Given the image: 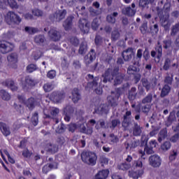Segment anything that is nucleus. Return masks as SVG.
Instances as JSON below:
<instances>
[{
  "instance_id": "f257e3e1",
  "label": "nucleus",
  "mask_w": 179,
  "mask_h": 179,
  "mask_svg": "<svg viewBox=\"0 0 179 179\" xmlns=\"http://www.w3.org/2000/svg\"><path fill=\"white\" fill-rule=\"evenodd\" d=\"M102 78L103 83L108 82L111 83L113 80L114 86H118L124 82L125 74L120 73L119 67L110 66L105 70L104 73L102 74Z\"/></svg>"
},
{
  "instance_id": "f03ea898",
  "label": "nucleus",
  "mask_w": 179,
  "mask_h": 179,
  "mask_svg": "<svg viewBox=\"0 0 179 179\" xmlns=\"http://www.w3.org/2000/svg\"><path fill=\"white\" fill-rule=\"evenodd\" d=\"M86 79L87 80V87L85 89H92L94 90L96 94H103V88L99 87V80H100V78L99 76L94 77L92 74H87Z\"/></svg>"
},
{
  "instance_id": "7ed1b4c3",
  "label": "nucleus",
  "mask_w": 179,
  "mask_h": 179,
  "mask_svg": "<svg viewBox=\"0 0 179 179\" xmlns=\"http://www.w3.org/2000/svg\"><path fill=\"white\" fill-rule=\"evenodd\" d=\"M4 19L9 26H19L22 23V18L13 11H8L5 15Z\"/></svg>"
},
{
  "instance_id": "20e7f679",
  "label": "nucleus",
  "mask_w": 179,
  "mask_h": 179,
  "mask_svg": "<svg viewBox=\"0 0 179 179\" xmlns=\"http://www.w3.org/2000/svg\"><path fill=\"white\" fill-rule=\"evenodd\" d=\"M121 96V90L117 88L115 92H112L111 95L107 97L108 105L109 107H117L118 106V100Z\"/></svg>"
},
{
  "instance_id": "39448f33",
  "label": "nucleus",
  "mask_w": 179,
  "mask_h": 179,
  "mask_svg": "<svg viewBox=\"0 0 179 179\" xmlns=\"http://www.w3.org/2000/svg\"><path fill=\"white\" fill-rule=\"evenodd\" d=\"M13 44L5 40H0V53L1 54H8L13 51Z\"/></svg>"
},
{
  "instance_id": "423d86ee",
  "label": "nucleus",
  "mask_w": 179,
  "mask_h": 179,
  "mask_svg": "<svg viewBox=\"0 0 179 179\" xmlns=\"http://www.w3.org/2000/svg\"><path fill=\"white\" fill-rule=\"evenodd\" d=\"M155 50L151 51V57L157 59V62H160L162 57L163 55V46L160 42H157V44L155 45Z\"/></svg>"
},
{
  "instance_id": "0eeeda50",
  "label": "nucleus",
  "mask_w": 179,
  "mask_h": 179,
  "mask_svg": "<svg viewBox=\"0 0 179 179\" xmlns=\"http://www.w3.org/2000/svg\"><path fill=\"white\" fill-rule=\"evenodd\" d=\"M59 114V109L58 108H55L50 111V115L44 113L43 118H48V120H52L53 122H55V124H58V122H59V118H58Z\"/></svg>"
},
{
  "instance_id": "6e6552de",
  "label": "nucleus",
  "mask_w": 179,
  "mask_h": 179,
  "mask_svg": "<svg viewBox=\"0 0 179 179\" xmlns=\"http://www.w3.org/2000/svg\"><path fill=\"white\" fill-rule=\"evenodd\" d=\"M78 27L84 34H87L90 31V23L85 18H80L78 22Z\"/></svg>"
},
{
  "instance_id": "1a4fd4ad",
  "label": "nucleus",
  "mask_w": 179,
  "mask_h": 179,
  "mask_svg": "<svg viewBox=\"0 0 179 179\" xmlns=\"http://www.w3.org/2000/svg\"><path fill=\"white\" fill-rule=\"evenodd\" d=\"M49 162L51 163L49 165H45L43 168V172L47 174L48 171L54 169H58V158H49Z\"/></svg>"
},
{
  "instance_id": "9d476101",
  "label": "nucleus",
  "mask_w": 179,
  "mask_h": 179,
  "mask_svg": "<svg viewBox=\"0 0 179 179\" xmlns=\"http://www.w3.org/2000/svg\"><path fill=\"white\" fill-rule=\"evenodd\" d=\"M122 57L125 62H129V61H131L135 57V49L128 48L122 52Z\"/></svg>"
},
{
  "instance_id": "9b49d317",
  "label": "nucleus",
  "mask_w": 179,
  "mask_h": 179,
  "mask_svg": "<svg viewBox=\"0 0 179 179\" xmlns=\"http://www.w3.org/2000/svg\"><path fill=\"white\" fill-rule=\"evenodd\" d=\"M50 97L55 103H62V100L65 99V92L64 91H54Z\"/></svg>"
},
{
  "instance_id": "f8f14e48",
  "label": "nucleus",
  "mask_w": 179,
  "mask_h": 179,
  "mask_svg": "<svg viewBox=\"0 0 179 179\" xmlns=\"http://www.w3.org/2000/svg\"><path fill=\"white\" fill-rule=\"evenodd\" d=\"M126 150L128 149H135L139 146V140L135 139L134 138H129L124 143Z\"/></svg>"
},
{
  "instance_id": "ddd939ff",
  "label": "nucleus",
  "mask_w": 179,
  "mask_h": 179,
  "mask_svg": "<svg viewBox=\"0 0 179 179\" xmlns=\"http://www.w3.org/2000/svg\"><path fill=\"white\" fill-rule=\"evenodd\" d=\"M96 57H97L96 51L94 49H91L88 54L84 57L85 64L90 65V64L96 59Z\"/></svg>"
},
{
  "instance_id": "4468645a",
  "label": "nucleus",
  "mask_w": 179,
  "mask_h": 179,
  "mask_svg": "<svg viewBox=\"0 0 179 179\" xmlns=\"http://www.w3.org/2000/svg\"><path fill=\"white\" fill-rule=\"evenodd\" d=\"M48 36L52 41H59L61 40V34L54 27L50 29Z\"/></svg>"
},
{
  "instance_id": "2eb2a0df",
  "label": "nucleus",
  "mask_w": 179,
  "mask_h": 179,
  "mask_svg": "<svg viewBox=\"0 0 179 179\" xmlns=\"http://www.w3.org/2000/svg\"><path fill=\"white\" fill-rule=\"evenodd\" d=\"M131 115H132V112H131V110H127L123 115V120L122 122L123 128L127 129L131 125Z\"/></svg>"
},
{
  "instance_id": "dca6fc26",
  "label": "nucleus",
  "mask_w": 179,
  "mask_h": 179,
  "mask_svg": "<svg viewBox=\"0 0 179 179\" xmlns=\"http://www.w3.org/2000/svg\"><path fill=\"white\" fill-rule=\"evenodd\" d=\"M3 86H6V87H9L12 92H16L19 87L16 86L15 81L12 79H7L2 83Z\"/></svg>"
},
{
  "instance_id": "f3484780",
  "label": "nucleus",
  "mask_w": 179,
  "mask_h": 179,
  "mask_svg": "<svg viewBox=\"0 0 179 179\" xmlns=\"http://www.w3.org/2000/svg\"><path fill=\"white\" fill-rule=\"evenodd\" d=\"M36 104H37V99H36L34 97H30L24 102V105L30 111H33V110H34L36 108Z\"/></svg>"
},
{
  "instance_id": "a211bd4d",
  "label": "nucleus",
  "mask_w": 179,
  "mask_h": 179,
  "mask_svg": "<svg viewBox=\"0 0 179 179\" xmlns=\"http://www.w3.org/2000/svg\"><path fill=\"white\" fill-rule=\"evenodd\" d=\"M36 85H37V81L28 76L25 77V84L23 86V89H26L27 87H34Z\"/></svg>"
},
{
  "instance_id": "6ab92c4d",
  "label": "nucleus",
  "mask_w": 179,
  "mask_h": 179,
  "mask_svg": "<svg viewBox=\"0 0 179 179\" xmlns=\"http://www.w3.org/2000/svg\"><path fill=\"white\" fill-rule=\"evenodd\" d=\"M53 16L55 17L57 22H61L66 16V10H59L55 12Z\"/></svg>"
},
{
  "instance_id": "aec40b11",
  "label": "nucleus",
  "mask_w": 179,
  "mask_h": 179,
  "mask_svg": "<svg viewBox=\"0 0 179 179\" xmlns=\"http://www.w3.org/2000/svg\"><path fill=\"white\" fill-rule=\"evenodd\" d=\"M64 121L69 122L71 121V115L73 114V108L72 106H66L64 110Z\"/></svg>"
},
{
  "instance_id": "412c9836",
  "label": "nucleus",
  "mask_w": 179,
  "mask_h": 179,
  "mask_svg": "<svg viewBox=\"0 0 179 179\" xmlns=\"http://www.w3.org/2000/svg\"><path fill=\"white\" fill-rule=\"evenodd\" d=\"M138 153L141 155V157H143L145 155H152V153H154L153 148L148 146V141H145L144 150H139Z\"/></svg>"
},
{
  "instance_id": "4be33fe9",
  "label": "nucleus",
  "mask_w": 179,
  "mask_h": 179,
  "mask_svg": "<svg viewBox=\"0 0 179 179\" xmlns=\"http://www.w3.org/2000/svg\"><path fill=\"white\" fill-rule=\"evenodd\" d=\"M73 22V16H69L63 22V27H64V30H66V31H68V30H71V29H72Z\"/></svg>"
},
{
  "instance_id": "5701e85b",
  "label": "nucleus",
  "mask_w": 179,
  "mask_h": 179,
  "mask_svg": "<svg viewBox=\"0 0 179 179\" xmlns=\"http://www.w3.org/2000/svg\"><path fill=\"white\" fill-rule=\"evenodd\" d=\"M72 101L73 103H78L80 99H82V96L80 95V93L79 92V89L74 88L72 92Z\"/></svg>"
},
{
  "instance_id": "b1692460",
  "label": "nucleus",
  "mask_w": 179,
  "mask_h": 179,
  "mask_svg": "<svg viewBox=\"0 0 179 179\" xmlns=\"http://www.w3.org/2000/svg\"><path fill=\"white\" fill-rule=\"evenodd\" d=\"M0 130L4 136H9L10 135V130L4 122H0Z\"/></svg>"
},
{
  "instance_id": "393cba45",
  "label": "nucleus",
  "mask_w": 179,
  "mask_h": 179,
  "mask_svg": "<svg viewBox=\"0 0 179 179\" xmlns=\"http://www.w3.org/2000/svg\"><path fill=\"white\" fill-rule=\"evenodd\" d=\"M143 175V169H139L138 171H129V177H131V178L134 179H138L139 177H142Z\"/></svg>"
},
{
  "instance_id": "a878e982",
  "label": "nucleus",
  "mask_w": 179,
  "mask_h": 179,
  "mask_svg": "<svg viewBox=\"0 0 179 179\" xmlns=\"http://www.w3.org/2000/svg\"><path fill=\"white\" fill-rule=\"evenodd\" d=\"M149 162L152 167H159L162 164V159L159 157H151L149 159Z\"/></svg>"
},
{
  "instance_id": "bb28decb",
  "label": "nucleus",
  "mask_w": 179,
  "mask_h": 179,
  "mask_svg": "<svg viewBox=\"0 0 179 179\" xmlns=\"http://www.w3.org/2000/svg\"><path fill=\"white\" fill-rule=\"evenodd\" d=\"M122 13L123 15H125V16H135V13H136V11L135 10L131 9V6L126 7L122 9Z\"/></svg>"
},
{
  "instance_id": "cd10ccee",
  "label": "nucleus",
  "mask_w": 179,
  "mask_h": 179,
  "mask_svg": "<svg viewBox=\"0 0 179 179\" xmlns=\"http://www.w3.org/2000/svg\"><path fill=\"white\" fill-rule=\"evenodd\" d=\"M171 91V87L169 85H164L162 89L160 96L166 97V96H169V93Z\"/></svg>"
},
{
  "instance_id": "c85d7f7f",
  "label": "nucleus",
  "mask_w": 179,
  "mask_h": 179,
  "mask_svg": "<svg viewBox=\"0 0 179 179\" xmlns=\"http://www.w3.org/2000/svg\"><path fill=\"white\" fill-rule=\"evenodd\" d=\"M118 16V13L117 12H114L112 14L108 15L106 17V20L108 23H111L112 24H114L115 23V17Z\"/></svg>"
},
{
  "instance_id": "c756f323",
  "label": "nucleus",
  "mask_w": 179,
  "mask_h": 179,
  "mask_svg": "<svg viewBox=\"0 0 179 179\" xmlns=\"http://www.w3.org/2000/svg\"><path fill=\"white\" fill-rule=\"evenodd\" d=\"M87 51V43L85 41H83L80 45L78 53L80 55H83L86 54Z\"/></svg>"
},
{
  "instance_id": "7c9ffc66",
  "label": "nucleus",
  "mask_w": 179,
  "mask_h": 179,
  "mask_svg": "<svg viewBox=\"0 0 179 179\" xmlns=\"http://www.w3.org/2000/svg\"><path fill=\"white\" fill-rule=\"evenodd\" d=\"M141 83L143 87H145L146 92H149L152 89V84L149 82L148 78H143L141 79Z\"/></svg>"
},
{
  "instance_id": "2f4dec72",
  "label": "nucleus",
  "mask_w": 179,
  "mask_h": 179,
  "mask_svg": "<svg viewBox=\"0 0 179 179\" xmlns=\"http://www.w3.org/2000/svg\"><path fill=\"white\" fill-rule=\"evenodd\" d=\"M167 136V129L164 128L161 129V131H159V134H158V142H159V143H161V142H162V141H164V139Z\"/></svg>"
},
{
  "instance_id": "473e14b6",
  "label": "nucleus",
  "mask_w": 179,
  "mask_h": 179,
  "mask_svg": "<svg viewBox=\"0 0 179 179\" xmlns=\"http://www.w3.org/2000/svg\"><path fill=\"white\" fill-rule=\"evenodd\" d=\"M82 160L86 164H90L91 166H94L96 164V157H82Z\"/></svg>"
},
{
  "instance_id": "72a5a7b5",
  "label": "nucleus",
  "mask_w": 179,
  "mask_h": 179,
  "mask_svg": "<svg viewBox=\"0 0 179 179\" xmlns=\"http://www.w3.org/2000/svg\"><path fill=\"white\" fill-rule=\"evenodd\" d=\"M174 121H176V112L172 111L170 113L169 116L168 117L166 120L167 127L171 125V124H173Z\"/></svg>"
},
{
  "instance_id": "f704fd0d",
  "label": "nucleus",
  "mask_w": 179,
  "mask_h": 179,
  "mask_svg": "<svg viewBox=\"0 0 179 179\" xmlns=\"http://www.w3.org/2000/svg\"><path fill=\"white\" fill-rule=\"evenodd\" d=\"M31 122L34 127L38 125V112L35 111L31 117Z\"/></svg>"
},
{
  "instance_id": "c9c22d12",
  "label": "nucleus",
  "mask_w": 179,
  "mask_h": 179,
  "mask_svg": "<svg viewBox=\"0 0 179 179\" xmlns=\"http://www.w3.org/2000/svg\"><path fill=\"white\" fill-rule=\"evenodd\" d=\"M7 59L8 62H10L11 64H17V54L11 53L7 57Z\"/></svg>"
},
{
  "instance_id": "e433bc0d",
  "label": "nucleus",
  "mask_w": 179,
  "mask_h": 179,
  "mask_svg": "<svg viewBox=\"0 0 179 179\" xmlns=\"http://www.w3.org/2000/svg\"><path fill=\"white\" fill-rule=\"evenodd\" d=\"M81 157H97V156H96V153L93 152L84 150L81 153Z\"/></svg>"
},
{
  "instance_id": "4c0bfd02",
  "label": "nucleus",
  "mask_w": 179,
  "mask_h": 179,
  "mask_svg": "<svg viewBox=\"0 0 179 179\" xmlns=\"http://www.w3.org/2000/svg\"><path fill=\"white\" fill-rule=\"evenodd\" d=\"M138 72H139V68L134 65L129 66L127 69V73H129V75H135L138 73Z\"/></svg>"
},
{
  "instance_id": "58836bf2",
  "label": "nucleus",
  "mask_w": 179,
  "mask_h": 179,
  "mask_svg": "<svg viewBox=\"0 0 179 179\" xmlns=\"http://www.w3.org/2000/svg\"><path fill=\"white\" fill-rule=\"evenodd\" d=\"M141 134L142 129H141V126L138 125V124L136 123L133 129V135L134 136H141Z\"/></svg>"
},
{
  "instance_id": "ea45409f",
  "label": "nucleus",
  "mask_w": 179,
  "mask_h": 179,
  "mask_svg": "<svg viewBox=\"0 0 179 179\" xmlns=\"http://www.w3.org/2000/svg\"><path fill=\"white\" fill-rule=\"evenodd\" d=\"M120 125H121V120L120 119H113L110 123V129H115Z\"/></svg>"
},
{
  "instance_id": "a19ab883",
  "label": "nucleus",
  "mask_w": 179,
  "mask_h": 179,
  "mask_svg": "<svg viewBox=\"0 0 179 179\" xmlns=\"http://www.w3.org/2000/svg\"><path fill=\"white\" fill-rule=\"evenodd\" d=\"M0 96H1V99L6 101L10 100V94L6 92L5 90H0Z\"/></svg>"
},
{
  "instance_id": "79ce46f5",
  "label": "nucleus",
  "mask_w": 179,
  "mask_h": 179,
  "mask_svg": "<svg viewBox=\"0 0 179 179\" xmlns=\"http://www.w3.org/2000/svg\"><path fill=\"white\" fill-rule=\"evenodd\" d=\"M43 90L45 93H48L52 90H54V85L52 83H46L43 85Z\"/></svg>"
},
{
  "instance_id": "37998d69",
  "label": "nucleus",
  "mask_w": 179,
  "mask_h": 179,
  "mask_svg": "<svg viewBox=\"0 0 179 179\" xmlns=\"http://www.w3.org/2000/svg\"><path fill=\"white\" fill-rule=\"evenodd\" d=\"M152 100H153V94L149 93L144 99H143L142 103L143 104H150L152 103Z\"/></svg>"
},
{
  "instance_id": "c03bdc74",
  "label": "nucleus",
  "mask_w": 179,
  "mask_h": 179,
  "mask_svg": "<svg viewBox=\"0 0 179 179\" xmlns=\"http://www.w3.org/2000/svg\"><path fill=\"white\" fill-rule=\"evenodd\" d=\"M37 69H38V67L34 64H30L27 66V72L28 73H33V72L37 71Z\"/></svg>"
},
{
  "instance_id": "a18cd8bd",
  "label": "nucleus",
  "mask_w": 179,
  "mask_h": 179,
  "mask_svg": "<svg viewBox=\"0 0 179 179\" xmlns=\"http://www.w3.org/2000/svg\"><path fill=\"white\" fill-rule=\"evenodd\" d=\"M65 131H66V126H65L64 123H61L60 125H59L55 129L56 134H64Z\"/></svg>"
},
{
  "instance_id": "49530a36",
  "label": "nucleus",
  "mask_w": 179,
  "mask_h": 179,
  "mask_svg": "<svg viewBox=\"0 0 179 179\" xmlns=\"http://www.w3.org/2000/svg\"><path fill=\"white\" fill-rule=\"evenodd\" d=\"M58 145L55 144H50V148L48 149V153H51V155H54L58 152Z\"/></svg>"
},
{
  "instance_id": "de8ad7c7",
  "label": "nucleus",
  "mask_w": 179,
  "mask_h": 179,
  "mask_svg": "<svg viewBox=\"0 0 179 179\" xmlns=\"http://www.w3.org/2000/svg\"><path fill=\"white\" fill-rule=\"evenodd\" d=\"M139 29L141 34H146V32L148 31V21L144 20Z\"/></svg>"
},
{
  "instance_id": "09e8293b",
  "label": "nucleus",
  "mask_w": 179,
  "mask_h": 179,
  "mask_svg": "<svg viewBox=\"0 0 179 179\" xmlns=\"http://www.w3.org/2000/svg\"><path fill=\"white\" fill-rule=\"evenodd\" d=\"M24 31L26 33H28V34H36V33L38 31V29L35 27H25Z\"/></svg>"
},
{
  "instance_id": "8fccbe9b",
  "label": "nucleus",
  "mask_w": 179,
  "mask_h": 179,
  "mask_svg": "<svg viewBox=\"0 0 179 179\" xmlns=\"http://www.w3.org/2000/svg\"><path fill=\"white\" fill-rule=\"evenodd\" d=\"M34 41L36 44H43L45 41V37L43 35H37L34 38Z\"/></svg>"
},
{
  "instance_id": "3c124183",
  "label": "nucleus",
  "mask_w": 179,
  "mask_h": 179,
  "mask_svg": "<svg viewBox=\"0 0 179 179\" xmlns=\"http://www.w3.org/2000/svg\"><path fill=\"white\" fill-rule=\"evenodd\" d=\"M7 3L11 9H19V5H17L16 0H7Z\"/></svg>"
},
{
  "instance_id": "603ef678",
  "label": "nucleus",
  "mask_w": 179,
  "mask_h": 179,
  "mask_svg": "<svg viewBox=\"0 0 179 179\" xmlns=\"http://www.w3.org/2000/svg\"><path fill=\"white\" fill-rule=\"evenodd\" d=\"M179 31V22L176 23L175 25H173L171 31V36H174Z\"/></svg>"
},
{
  "instance_id": "864d4df0",
  "label": "nucleus",
  "mask_w": 179,
  "mask_h": 179,
  "mask_svg": "<svg viewBox=\"0 0 179 179\" xmlns=\"http://www.w3.org/2000/svg\"><path fill=\"white\" fill-rule=\"evenodd\" d=\"M170 148H171V143H170V141H165L161 145V149L163 152H166Z\"/></svg>"
},
{
  "instance_id": "5fc2aeb1",
  "label": "nucleus",
  "mask_w": 179,
  "mask_h": 179,
  "mask_svg": "<svg viewBox=\"0 0 179 179\" xmlns=\"http://www.w3.org/2000/svg\"><path fill=\"white\" fill-rule=\"evenodd\" d=\"M80 131L83 134H86V135H92L93 134V129L90 127L86 128V127L83 126L81 127Z\"/></svg>"
},
{
  "instance_id": "6e6d98bb",
  "label": "nucleus",
  "mask_w": 179,
  "mask_h": 179,
  "mask_svg": "<svg viewBox=\"0 0 179 179\" xmlns=\"http://www.w3.org/2000/svg\"><path fill=\"white\" fill-rule=\"evenodd\" d=\"M69 41L71 44H72V45H73L74 47H78V45H79V43H80V41L78 38H76V36L71 37L69 38Z\"/></svg>"
},
{
  "instance_id": "4d7b16f0",
  "label": "nucleus",
  "mask_w": 179,
  "mask_h": 179,
  "mask_svg": "<svg viewBox=\"0 0 179 179\" xmlns=\"http://www.w3.org/2000/svg\"><path fill=\"white\" fill-rule=\"evenodd\" d=\"M120 31H118V30H114L112 31L111 34V38H112V41H117V40H118V38H120Z\"/></svg>"
},
{
  "instance_id": "13d9d810",
  "label": "nucleus",
  "mask_w": 179,
  "mask_h": 179,
  "mask_svg": "<svg viewBox=\"0 0 179 179\" xmlns=\"http://www.w3.org/2000/svg\"><path fill=\"white\" fill-rule=\"evenodd\" d=\"M173 76L171 75V76H166L164 78V83H166L165 85H168L171 86V85H173Z\"/></svg>"
},
{
  "instance_id": "bf43d9fd",
  "label": "nucleus",
  "mask_w": 179,
  "mask_h": 179,
  "mask_svg": "<svg viewBox=\"0 0 179 179\" xmlns=\"http://www.w3.org/2000/svg\"><path fill=\"white\" fill-rule=\"evenodd\" d=\"M96 129H101V128H106V122L103 120H99L95 126Z\"/></svg>"
},
{
  "instance_id": "052dcab7",
  "label": "nucleus",
  "mask_w": 179,
  "mask_h": 179,
  "mask_svg": "<svg viewBox=\"0 0 179 179\" xmlns=\"http://www.w3.org/2000/svg\"><path fill=\"white\" fill-rule=\"evenodd\" d=\"M171 26V24L170 23V21L167 20H164L162 22V27H164L165 31H169V30H170Z\"/></svg>"
},
{
  "instance_id": "680f3d73",
  "label": "nucleus",
  "mask_w": 179,
  "mask_h": 179,
  "mask_svg": "<svg viewBox=\"0 0 179 179\" xmlns=\"http://www.w3.org/2000/svg\"><path fill=\"white\" fill-rule=\"evenodd\" d=\"M99 20H97V18L94 19L91 24V27L92 30L96 31V30L99 29Z\"/></svg>"
},
{
  "instance_id": "e2e57ef3",
  "label": "nucleus",
  "mask_w": 179,
  "mask_h": 179,
  "mask_svg": "<svg viewBox=\"0 0 179 179\" xmlns=\"http://www.w3.org/2000/svg\"><path fill=\"white\" fill-rule=\"evenodd\" d=\"M171 64V60L169 58H166L164 62L163 69L164 71H169V69H170Z\"/></svg>"
},
{
  "instance_id": "0e129e2a",
  "label": "nucleus",
  "mask_w": 179,
  "mask_h": 179,
  "mask_svg": "<svg viewBox=\"0 0 179 179\" xmlns=\"http://www.w3.org/2000/svg\"><path fill=\"white\" fill-rule=\"evenodd\" d=\"M110 143H118L120 142V138H118V136L114 135V134H110Z\"/></svg>"
},
{
  "instance_id": "69168bd1",
  "label": "nucleus",
  "mask_w": 179,
  "mask_h": 179,
  "mask_svg": "<svg viewBox=\"0 0 179 179\" xmlns=\"http://www.w3.org/2000/svg\"><path fill=\"white\" fill-rule=\"evenodd\" d=\"M57 76V71L55 70H50L47 73V78L48 79H54Z\"/></svg>"
},
{
  "instance_id": "338daca9",
  "label": "nucleus",
  "mask_w": 179,
  "mask_h": 179,
  "mask_svg": "<svg viewBox=\"0 0 179 179\" xmlns=\"http://www.w3.org/2000/svg\"><path fill=\"white\" fill-rule=\"evenodd\" d=\"M68 129L69 132H75L76 129H78V125H76V123H71L70 124L68 125Z\"/></svg>"
},
{
  "instance_id": "774afa93",
  "label": "nucleus",
  "mask_w": 179,
  "mask_h": 179,
  "mask_svg": "<svg viewBox=\"0 0 179 179\" xmlns=\"http://www.w3.org/2000/svg\"><path fill=\"white\" fill-rule=\"evenodd\" d=\"M171 39H167V40H164L163 41V44H164V48L165 50H168V48H170L171 47Z\"/></svg>"
}]
</instances>
